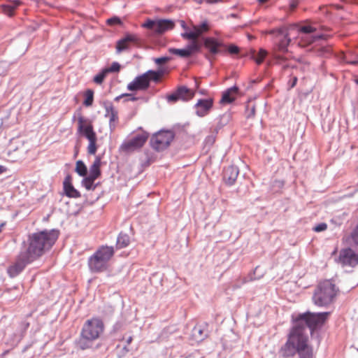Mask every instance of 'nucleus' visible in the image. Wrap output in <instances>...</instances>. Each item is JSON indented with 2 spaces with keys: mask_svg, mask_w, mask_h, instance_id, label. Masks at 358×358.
I'll return each mask as SVG.
<instances>
[{
  "mask_svg": "<svg viewBox=\"0 0 358 358\" xmlns=\"http://www.w3.org/2000/svg\"><path fill=\"white\" fill-rule=\"evenodd\" d=\"M203 45L213 55L221 52L222 48L224 47L222 42L213 37L206 38L203 41Z\"/></svg>",
  "mask_w": 358,
  "mask_h": 358,
  "instance_id": "21",
  "label": "nucleus"
},
{
  "mask_svg": "<svg viewBox=\"0 0 358 358\" xmlns=\"http://www.w3.org/2000/svg\"><path fill=\"white\" fill-rule=\"evenodd\" d=\"M201 45L198 41H192L183 49L170 48L169 52L182 58H188L200 50Z\"/></svg>",
  "mask_w": 358,
  "mask_h": 358,
  "instance_id": "17",
  "label": "nucleus"
},
{
  "mask_svg": "<svg viewBox=\"0 0 358 358\" xmlns=\"http://www.w3.org/2000/svg\"><path fill=\"white\" fill-rule=\"evenodd\" d=\"M195 92L185 86H181L177 90L167 96V100L171 102H175L179 99L189 101L194 96Z\"/></svg>",
  "mask_w": 358,
  "mask_h": 358,
  "instance_id": "19",
  "label": "nucleus"
},
{
  "mask_svg": "<svg viewBox=\"0 0 358 358\" xmlns=\"http://www.w3.org/2000/svg\"><path fill=\"white\" fill-rule=\"evenodd\" d=\"M78 131L89 141L87 148L88 154L95 155L97 150L96 134L94 131L92 122L81 114L78 117Z\"/></svg>",
  "mask_w": 358,
  "mask_h": 358,
  "instance_id": "6",
  "label": "nucleus"
},
{
  "mask_svg": "<svg viewBox=\"0 0 358 358\" xmlns=\"http://www.w3.org/2000/svg\"><path fill=\"white\" fill-rule=\"evenodd\" d=\"M33 262L34 260L29 255L24 251H21L15 262L8 267L7 273L10 278H14L20 274L27 264Z\"/></svg>",
  "mask_w": 358,
  "mask_h": 358,
  "instance_id": "11",
  "label": "nucleus"
},
{
  "mask_svg": "<svg viewBox=\"0 0 358 358\" xmlns=\"http://www.w3.org/2000/svg\"><path fill=\"white\" fill-rule=\"evenodd\" d=\"M169 60H170L169 57H159V58L155 59V62L157 64L160 65V64H165V63L168 62Z\"/></svg>",
  "mask_w": 358,
  "mask_h": 358,
  "instance_id": "41",
  "label": "nucleus"
},
{
  "mask_svg": "<svg viewBox=\"0 0 358 358\" xmlns=\"http://www.w3.org/2000/svg\"><path fill=\"white\" fill-rule=\"evenodd\" d=\"M199 83H197V81H196V87L198 88L199 87Z\"/></svg>",
  "mask_w": 358,
  "mask_h": 358,
  "instance_id": "50",
  "label": "nucleus"
},
{
  "mask_svg": "<svg viewBox=\"0 0 358 358\" xmlns=\"http://www.w3.org/2000/svg\"><path fill=\"white\" fill-rule=\"evenodd\" d=\"M149 138V134L141 130L134 133L131 136L124 141L120 147V150L124 153H131L142 148Z\"/></svg>",
  "mask_w": 358,
  "mask_h": 358,
  "instance_id": "8",
  "label": "nucleus"
},
{
  "mask_svg": "<svg viewBox=\"0 0 358 358\" xmlns=\"http://www.w3.org/2000/svg\"><path fill=\"white\" fill-rule=\"evenodd\" d=\"M283 32H285V30L283 29H272L268 31V34H275V33L278 34V36L282 34Z\"/></svg>",
  "mask_w": 358,
  "mask_h": 358,
  "instance_id": "43",
  "label": "nucleus"
},
{
  "mask_svg": "<svg viewBox=\"0 0 358 358\" xmlns=\"http://www.w3.org/2000/svg\"><path fill=\"white\" fill-rule=\"evenodd\" d=\"M175 26L174 22L166 19H148L142 24V27L152 31L155 34L160 35L164 32L171 30Z\"/></svg>",
  "mask_w": 358,
  "mask_h": 358,
  "instance_id": "9",
  "label": "nucleus"
},
{
  "mask_svg": "<svg viewBox=\"0 0 358 358\" xmlns=\"http://www.w3.org/2000/svg\"><path fill=\"white\" fill-rule=\"evenodd\" d=\"M256 113V104L249 100L245 104V116L247 119L254 118Z\"/></svg>",
  "mask_w": 358,
  "mask_h": 358,
  "instance_id": "27",
  "label": "nucleus"
},
{
  "mask_svg": "<svg viewBox=\"0 0 358 358\" xmlns=\"http://www.w3.org/2000/svg\"><path fill=\"white\" fill-rule=\"evenodd\" d=\"M317 28L313 25L307 24L301 26L298 29L300 41L299 45L306 46L313 43L316 39L322 38V35L315 34Z\"/></svg>",
  "mask_w": 358,
  "mask_h": 358,
  "instance_id": "12",
  "label": "nucleus"
},
{
  "mask_svg": "<svg viewBox=\"0 0 358 358\" xmlns=\"http://www.w3.org/2000/svg\"><path fill=\"white\" fill-rule=\"evenodd\" d=\"M120 64L117 62H114L109 67L105 68L103 69L106 73L108 74L109 73H117L120 71Z\"/></svg>",
  "mask_w": 358,
  "mask_h": 358,
  "instance_id": "34",
  "label": "nucleus"
},
{
  "mask_svg": "<svg viewBox=\"0 0 358 358\" xmlns=\"http://www.w3.org/2000/svg\"><path fill=\"white\" fill-rule=\"evenodd\" d=\"M29 323H27L26 324V327L27 328L29 327Z\"/></svg>",
  "mask_w": 358,
  "mask_h": 358,
  "instance_id": "52",
  "label": "nucleus"
},
{
  "mask_svg": "<svg viewBox=\"0 0 358 358\" xmlns=\"http://www.w3.org/2000/svg\"><path fill=\"white\" fill-rule=\"evenodd\" d=\"M327 229V224L324 222L320 223L313 227V231L315 232H321Z\"/></svg>",
  "mask_w": 358,
  "mask_h": 358,
  "instance_id": "38",
  "label": "nucleus"
},
{
  "mask_svg": "<svg viewBox=\"0 0 358 358\" xmlns=\"http://www.w3.org/2000/svg\"><path fill=\"white\" fill-rule=\"evenodd\" d=\"M130 243V239L128 235L120 234L117 240V248H123L127 247Z\"/></svg>",
  "mask_w": 358,
  "mask_h": 358,
  "instance_id": "28",
  "label": "nucleus"
},
{
  "mask_svg": "<svg viewBox=\"0 0 358 358\" xmlns=\"http://www.w3.org/2000/svg\"><path fill=\"white\" fill-rule=\"evenodd\" d=\"M260 3H266L268 0H257Z\"/></svg>",
  "mask_w": 358,
  "mask_h": 358,
  "instance_id": "49",
  "label": "nucleus"
},
{
  "mask_svg": "<svg viewBox=\"0 0 358 358\" xmlns=\"http://www.w3.org/2000/svg\"><path fill=\"white\" fill-rule=\"evenodd\" d=\"M308 337L303 334V328L300 326L293 327L289 338L282 348L284 355L292 356L296 352L300 358H314L313 349L307 344Z\"/></svg>",
  "mask_w": 358,
  "mask_h": 358,
  "instance_id": "2",
  "label": "nucleus"
},
{
  "mask_svg": "<svg viewBox=\"0 0 358 358\" xmlns=\"http://www.w3.org/2000/svg\"><path fill=\"white\" fill-rule=\"evenodd\" d=\"M268 52L264 49H260L257 55H254L252 58L255 59L257 64H260L263 62L264 58L267 55Z\"/></svg>",
  "mask_w": 358,
  "mask_h": 358,
  "instance_id": "33",
  "label": "nucleus"
},
{
  "mask_svg": "<svg viewBox=\"0 0 358 358\" xmlns=\"http://www.w3.org/2000/svg\"><path fill=\"white\" fill-rule=\"evenodd\" d=\"M351 238L354 243L358 245V224L351 234Z\"/></svg>",
  "mask_w": 358,
  "mask_h": 358,
  "instance_id": "40",
  "label": "nucleus"
},
{
  "mask_svg": "<svg viewBox=\"0 0 358 358\" xmlns=\"http://www.w3.org/2000/svg\"><path fill=\"white\" fill-rule=\"evenodd\" d=\"M163 75V71H148L143 74L137 76L131 83L127 85V89L130 91L146 90L150 81L158 82Z\"/></svg>",
  "mask_w": 358,
  "mask_h": 358,
  "instance_id": "7",
  "label": "nucleus"
},
{
  "mask_svg": "<svg viewBox=\"0 0 358 358\" xmlns=\"http://www.w3.org/2000/svg\"><path fill=\"white\" fill-rule=\"evenodd\" d=\"M208 3H217L218 1H220V0H206Z\"/></svg>",
  "mask_w": 358,
  "mask_h": 358,
  "instance_id": "46",
  "label": "nucleus"
},
{
  "mask_svg": "<svg viewBox=\"0 0 358 358\" xmlns=\"http://www.w3.org/2000/svg\"><path fill=\"white\" fill-rule=\"evenodd\" d=\"M228 51L231 54H237L239 52V49L237 46H236L234 45H231L228 48Z\"/></svg>",
  "mask_w": 358,
  "mask_h": 358,
  "instance_id": "42",
  "label": "nucleus"
},
{
  "mask_svg": "<svg viewBox=\"0 0 358 358\" xmlns=\"http://www.w3.org/2000/svg\"><path fill=\"white\" fill-rule=\"evenodd\" d=\"M141 44V38L134 34H127L124 37L117 41L115 49L117 54L123 51L128 50L132 45L140 46Z\"/></svg>",
  "mask_w": 358,
  "mask_h": 358,
  "instance_id": "15",
  "label": "nucleus"
},
{
  "mask_svg": "<svg viewBox=\"0 0 358 358\" xmlns=\"http://www.w3.org/2000/svg\"><path fill=\"white\" fill-rule=\"evenodd\" d=\"M122 340H125V342H126V344H127L126 345L124 346L123 348H124L125 352H128L129 351V348H128V346L132 342L133 336H129L127 338L123 337Z\"/></svg>",
  "mask_w": 358,
  "mask_h": 358,
  "instance_id": "39",
  "label": "nucleus"
},
{
  "mask_svg": "<svg viewBox=\"0 0 358 358\" xmlns=\"http://www.w3.org/2000/svg\"><path fill=\"white\" fill-rule=\"evenodd\" d=\"M136 98H135V97H132V98L131 99V100H133V101H134V100H136Z\"/></svg>",
  "mask_w": 358,
  "mask_h": 358,
  "instance_id": "51",
  "label": "nucleus"
},
{
  "mask_svg": "<svg viewBox=\"0 0 358 358\" xmlns=\"http://www.w3.org/2000/svg\"><path fill=\"white\" fill-rule=\"evenodd\" d=\"M107 75L106 72L103 69L99 73L94 77L93 81L97 85H101Z\"/></svg>",
  "mask_w": 358,
  "mask_h": 358,
  "instance_id": "35",
  "label": "nucleus"
},
{
  "mask_svg": "<svg viewBox=\"0 0 358 358\" xmlns=\"http://www.w3.org/2000/svg\"><path fill=\"white\" fill-rule=\"evenodd\" d=\"M238 93V88L236 86L230 87L224 91L222 94L220 103L229 104L236 100Z\"/></svg>",
  "mask_w": 358,
  "mask_h": 358,
  "instance_id": "23",
  "label": "nucleus"
},
{
  "mask_svg": "<svg viewBox=\"0 0 358 358\" xmlns=\"http://www.w3.org/2000/svg\"><path fill=\"white\" fill-rule=\"evenodd\" d=\"M193 336L198 341H202L206 336L204 334V328L201 325H196L193 329Z\"/></svg>",
  "mask_w": 358,
  "mask_h": 358,
  "instance_id": "29",
  "label": "nucleus"
},
{
  "mask_svg": "<svg viewBox=\"0 0 358 358\" xmlns=\"http://www.w3.org/2000/svg\"><path fill=\"white\" fill-rule=\"evenodd\" d=\"M104 324L101 319L94 317L87 320L81 329L77 345L81 350L92 346V343L99 339L104 331Z\"/></svg>",
  "mask_w": 358,
  "mask_h": 358,
  "instance_id": "3",
  "label": "nucleus"
},
{
  "mask_svg": "<svg viewBox=\"0 0 358 358\" xmlns=\"http://www.w3.org/2000/svg\"><path fill=\"white\" fill-rule=\"evenodd\" d=\"M338 260L343 266L354 267L358 264V255L351 248L343 249L340 251Z\"/></svg>",
  "mask_w": 358,
  "mask_h": 358,
  "instance_id": "16",
  "label": "nucleus"
},
{
  "mask_svg": "<svg viewBox=\"0 0 358 358\" xmlns=\"http://www.w3.org/2000/svg\"><path fill=\"white\" fill-rule=\"evenodd\" d=\"M357 83H358V80H357Z\"/></svg>",
  "mask_w": 358,
  "mask_h": 358,
  "instance_id": "53",
  "label": "nucleus"
},
{
  "mask_svg": "<svg viewBox=\"0 0 358 358\" xmlns=\"http://www.w3.org/2000/svg\"><path fill=\"white\" fill-rule=\"evenodd\" d=\"M213 106V99H199L194 105L195 113L199 117L207 115Z\"/></svg>",
  "mask_w": 358,
  "mask_h": 358,
  "instance_id": "20",
  "label": "nucleus"
},
{
  "mask_svg": "<svg viewBox=\"0 0 358 358\" xmlns=\"http://www.w3.org/2000/svg\"><path fill=\"white\" fill-rule=\"evenodd\" d=\"M6 171V169L3 166H0V174L3 173Z\"/></svg>",
  "mask_w": 358,
  "mask_h": 358,
  "instance_id": "44",
  "label": "nucleus"
},
{
  "mask_svg": "<svg viewBox=\"0 0 358 358\" xmlns=\"http://www.w3.org/2000/svg\"><path fill=\"white\" fill-rule=\"evenodd\" d=\"M278 37L279 39L276 44V48L274 49L273 56L278 62H280L288 59V57L284 56L283 54L287 52V47L291 39L287 34L285 32Z\"/></svg>",
  "mask_w": 358,
  "mask_h": 358,
  "instance_id": "14",
  "label": "nucleus"
},
{
  "mask_svg": "<svg viewBox=\"0 0 358 358\" xmlns=\"http://www.w3.org/2000/svg\"><path fill=\"white\" fill-rule=\"evenodd\" d=\"M130 96V94H122V95H120V96L117 97V98H116V100H118V99H120L121 97H123V96Z\"/></svg>",
  "mask_w": 358,
  "mask_h": 358,
  "instance_id": "45",
  "label": "nucleus"
},
{
  "mask_svg": "<svg viewBox=\"0 0 358 358\" xmlns=\"http://www.w3.org/2000/svg\"><path fill=\"white\" fill-rule=\"evenodd\" d=\"M115 254L112 246L102 245L89 258L88 266L91 271L101 273L109 268V262Z\"/></svg>",
  "mask_w": 358,
  "mask_h": 358,
  "instance_id": "4",
  "label": "nucleus"
},
{
  "mask_svg": "<svg viewBox=\"0 0 358 358\" xmlns=\"http://www.w3.org/2000/svg\"><path fill=\"white\" fill-rule=\"evenodd\" d=\"M101 158L100 156H96L94 159V162L92 163L90 168L89 176H91L96 179L99 178L101 175Z\"/></svg>",
  "mask_w": 358,
  "mask_h": 358,
  "instance_id": "26",
  "label": "nucleus"
},
{
  "mask_svg": "<svg viewBox=\"0 0 358 358\" xmlns=\"http://www.w3.org/2000/svg\"><path fill=\"white\" fill-rule=\"evenodd\" d=\"M107 24L110 26H114L121 24V20L117 17H113L107 20Z\"/></svg>",
  "mask_w": 358,
  "mask_h": 358,
  "instance_id": "37",
  "label": "nucleus"
},
{
  "mask_svg": "<svg viewBox=\"0 0 358 358\" xmlns=\"http://www.w3.org/2000/svg\"><path fill=\"white\" fill-rule=\"evenodd\" d=\"M59 237L57 230H44L33 233L28 236L27 244L24 243V250L34 261L49 250Z\"/></svg>",
  "mask_w": 358,
  "mask_h": 358,
  "instance_id": "1",
  "label": "nucleus"
},
{
  "mask_svg": "<svg viewBox=\"0 0 358 358\" xmlns=\"http://www.w3.org/2000/svg\"><path fill=\"white\" fill-rule=\"evenodd\" d=\"M329 313H306L298 316L296 319V322H303L312 331L314 330L319 326L324 324L326 320H327Z\"/></svg>",
  "mask_w": 358,
  "mask_h": 358,
  "instance_id": "10",
  "label": "nucleus"
},
{
  "mask_svg": "<svg viewBox=\"0 0 358 358\" xmlns=\"http://www.w3.org/2000/svg\"><path fill=\"white\" fill-rule=\"evenodd\" d=\"M338 289L335 284L330 280H325L319 282L315 290L313 297L315 305L326 306L334 299Z\"/></svg>",
  "mask_w": 358,
  "mask_h": 358,
  "instance_id": "5",
  "label": "nucleus"
},
{
  "mask_svg": "<svg viewBox=\"0 0 358 358\" xmlns=\"http://www.w3.org/2000/svg\"><path fill=\"white\" fill-rule=\"evenodd\" d=\"M239 170L238 167L233 165L229 166L224 170L223 180L227 185H232L236 182Z\"/></svg>",
  "mask_w": 358,
  "mask_h": 358,
  "instance_id": "22",
  "label": "nucleus"
},
{
  "mask_svg": "<svg viewBox=\"0 0 358 358\" xmlns=\"http://www.w3.org/2000/svg\"><path fill=\"white\" fill-rule=\"evenodd\" d=\"M17 5H18V3H17V5L15 6H13L10 5H2L1 6L2 11L6 15H8L9 16H12L13 15L14 10L15 9V8Z\"/></svg>",
  "mask_w": 358,
  "mask_h": 358,
  "instance_id": "36",
  "label": "nucleus"
},
{
  "mask_svg": "<svg viewBox=\"0 0 358 358\" xmlns=\"http://www.w3.org/2000/svg\"><path fill=\"white\" fill-rule=\"evenodd\" d=\"M76 172L80 176H85L87 173V169L83 161L78 160L76 164Z\"/></svg>",
  "mask_w": 358,
  "mask_h": 358,
  "instance_id": "30",
  "label": "nucleus"
},
{
  "mask_svg": "<svg viewBox=\"0 0 358 358\" xmlns=\"http://www.w3.org/2000/svg\"><path fill=\"white\" fill-rule=\"evenodd\" d=\"M209 29L210 27L208 23L206 21H204L199 25L193 26L192 31H187L182 33L181 36L185 39L191 40L192 41H198V38L201 34L208 32Z\"/></svg>",
  "mask_w": 358,
  "mask_h": 358,
  "instance_id": "18",
  "label": "nucleus"
},
{
  "mask_svg": "<svg viewBox=\"0 0 358 358\" xmlns=\"http://www.w3.org/2000/svg\"><path fill=\"white\" fill-rule=\"evenodd\" d=\"M106 116L109 118L110 128L114 130L118 122V112L113 106L106 107Z\"/></svg>",
  "mask_w": 358,
  "mask_h": 358,
  "instance_id": "25",
  "label": "nucleus"
},
{
  "mask_svg": "<svg viewBox=\"0 0 358 358\" xmlns=\"http://www.w3.org/2000/svg\"><path fill=\"white\" fill-rule=\"evenodd\" d=\"M95 180L96 179L88 176L83 180L82 184L86 189L94 190L96 188V185H94Z\"/></svg>",
  "mask_w": 358,
  "mask_h": 358,
  "instance_id": "31",
  "label": "nucleus"
},
{
  "mask_svg": "<svg viewBox=\"0 0 358 358\" xmlns=\"http://www.w3.org/2000/svg\"><path fill=\"white\" fill-rule=\"evenodd\" d=\"M173 134L169 131H162L155 134L151 138L150 144L153 149L161 151L166 149L173 141Z\"/></svg>",
  "mask_w": 358,
  "mask_h": 358,
  "instance_id": "13",
  "label": "nucleus"
},
{
  "mask_svg": "<svg viewBox=\"0 0 358 358\" xmlns=\"http://www.w3.org/2000/svg\"><path fill=\"white\" fill-rule=\"evenodd\" d=\"M6 223L5 222H2L1 224H0V233L2 231V228L5 226Z\"/></svg>",
  "mask_w": 358,
  "mask_h": 358,
  "instance_id": "48",
  "label": "nucleus"
},
{
  "mask_svg": "<svg viewBox=\"0 0 358 358\" xmlns=\"http://www.w3.org/2000/svg\"><path fill=\"white\" fill-rule=\"evenodd\" d=\"M296 82H297V78H296V77H294V80H293L292 85V87L296 85Z\"/></svg>",
  "mask_w": 358,
  "mask_h": 358,
  "instance_id": "47",
  "label": "nucleus"
},
{
  "mask_svg": "<svg viewBox=\"0 0 358 358\" xmlns=\"http://www.w3.org/2000/svg\"><path fill=\"white\" fill-rule=\"evenodd\" d=\"M85 100L83 104L85 106H91L94 101V92L92 90L88 89L85 92Z\"/></svg>",
  "mask_w": 358,
  "mask_h": 358,
  "instance_id": "32",
  "label": "nucleus"
},
{
  "mask_svg": "<svg viewBox=\"0 0 358 358\" xmlns=\"http://www.w3.org/2000/svg\"><path fill=\"white\" fill-rule=\"evenodd\" d=\"M64 191L66 196L69 198H79L80 197V193L74 188L71 182V177L67 176L63 183Z\"/></svg>",
  "mask_w": 358,
  "mask_h": 358,
  "instance_id": "24",
  "label": "nucleus"
}]
</instances>
